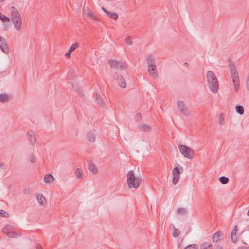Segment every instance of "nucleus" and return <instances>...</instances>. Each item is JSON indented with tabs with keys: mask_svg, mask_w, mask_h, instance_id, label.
<instances>
[{
	"mask_svg": "<svg viewBox=\"0 0 249 249\" xmlns=\"http://www.w3.org/2000/svg\"><path fill=\"white\" fill-rule=\"evenodd\" d=\"M2 231L5 234H7V235L10 238H15L17 237H19V235H20V234H18L14 231H8L7 232H6L4 231V229L2 230Z\"/></svg>",
	"mask_w": 249,
	"mask_h": 249,
	"instance_id": "16",
	"label": "nucleus"
},
{
	"mask_svg": "<svg viewBox=\"0 0 249 249\" xmlns=\"http://www.w3.org/2000/svg\"><path fill=\"white\" fill-rule=\"evenodd\" d=\"M36 249H42V247L41 245H40L39 244H38L37 245V247H36Z\"/></svg>",
	"mask_w": 249,
	"mask_h": 249,
	"instance_id": "47",
	"label": "nucleus"
},
{
	"mask_svg": "<svg viewBox=\"0 0 249 249\" xmlns=\"http://www.w3.org/2000/svg\"><path fill=\"white\" fill-rule=\"evenodd\" d=\"M44 179L45 182L50 183L53 181L54 178L52 175L48 173L45 175Z\"/></svg>",
	"mask_w": 249,
	"mask_h": 249,
	"instance_id": "15",
	"label": "nucleus"
},
{
	"mask_svg": "<svg viewBox=\"0 0 249 249\" xmlns=\"http://www.w3.org/2000/svg\"><path fill=\"white\" fill-rule=\"evenodd\" d=\"M223 236V232L222 231H218L212 236V240L213 242L216 243L220 239V236Z\"/></svg>",
	"mask_w": 249,
	"mask_h": 249,
	"instance_id": "12",
	"label": "nucleus"
},
{
	"mask_svg": "<svg viewBox=\"0 0 249 249\" xmlns=\"http://www.w3.org/2000/svg\"><path fill=\"white\" fill-rule=\"evenodd\" d=\"M235 109L237 113L240 115L244 113V109L242 106L237 105L235 106Z\"/></svg>",
	"mask_w": 249,
	"mask_h": 249,
	"instance_id": "21",
	"label": "nucleus"
},
{
	"mask_svg": "<svg viewBox=\"0 0 249 249\" xmlns=\"http://www.w3.org/2000/svg\"><path fill=\"white\" fill-rule=\"evenodd\" d=\"M79 46V43L76 42L72 44L69 49V53H72Z\"/></svg>",
	"mask_w": 249,
	"mask_h": 249,
	"instance_id": "28",
	"label": "nucleus"
},
{
	"mask_svg": "<svg viewBox=\"0 0 249 249\" xmlns=\"http://www.w3.org/2000/svg\"><path fill=\"white\" fill-rule=\"evenodd\" d=\"M36 199L38 202L41 205H43L45 204L44 201H46V199L42 194H38L36 196Z\"/></svg>",
	"mask_w": 249,
	"mask_h": 249,
	"instance_id": "17",
	"label": "nucleus"
},
{
	"mask_svg": "<svg viewBox=\"0 0 249 249\" xmlns=\"http://www.w3.org/2000/svg\"><path fill=\"white\" fill-rule=\"evenodd\" d=\"M219 180L222 184H226L228 183L229 179L225 176H221L219 178Z\"/></svg>",
	"mask_w": 249,
	"mask_h": 249,
	"instance_id": "23",
	"label": "nucleus"
},
{
	"mask_svg": "<svg viewBox=\"0 0 249 249\" xmlns=\"http://www.w3.org/2000/svg\"><path fill=\"white\" fill-rule=\"evenodd\" d=\"M249 247L246 246H240L238 248V249H248Z\"/></svg>",
	"mask_w": 249,
	"mask_h": 249,
	"instance_id": "44",
	"label": "nucleus"
},
{
	"mask_svg": "<svg viewBox=\"0 0 249 249\" xmlns=\"http://www.w3.org/2000/svg\"><path fill=\"white\" fill-rule=\"evenodd\" d=\"M146 63L148 67L155 65V60L154 57L151 54L149 55L146 59Z\"/></svg>",
	"mask_w": 249,
	"mask_h": 249,
	"instance_id": "13",
	"label": "nucleus"
},
{
	"mask_svg": "<svg viewBox=\"0 0 249 249\" xmlns=\"http://www.w3.org/2000/svg\"><path fill=\"white\" fill-rule=\"evenodd\" d=\"M119 61H116V60L109 59L108 62L111 68L117 69V65Z\"/></svg>",
	"mask_w": 249,
	"mask_h": 249,
	"instance_id": "19",
	"label": "nucleus"
},
{
	"mask_svg": "<svg viewBox=\"0 0 249 249\" xmlns=\"http://www.w3.org/2000/svg\"><path fill=\"white\" fill-rule=\"evenodd\" d=\"M224 118L223 116V114L221 113L219 115V124L220 125H222L224 124Z\"/></svg>",
	"mask_w": 249,
	"mask_h": 249,
	"instance_id": "37",
	"label": "nucleus"
},
{
	"mask_svg": "<svg viewBox=\"0 0 249 249\" xmlns=\"http://www.w3.org/2000/svg\"><path fill=\"white\" fill-rule=\"evenodd\" d=\"M76 176L78 179H81L83 177V172L81 169L77 168L75 171Z\"/></svg>",
	"mask_w": 249,
	"mask_h": 249,
	"instance_id": "24",
	"label": "nucleus"
},
{
	"mask_svg": "<svg viewBox=\"0 0 249 249\" xmlns=\"http://www.w3.org/2000/svg\"><path fill=\"white\" fill-rule=\"evenodd\" d=\"M201 249H213L212 245L208 242H203L200 245Z\"/></svg>",
	"mask_w": 249,
	"mask_h": 249,
	"instance_id": "18",
	"label": "nucleus"
},
{
	"mask_svg": "<svg viewBox=\"0 0 249 249\" xmlns=\"http://www.w3.org/2000/svg\"><path fill=\"white\" fill-rule=\"evenodd\" d=\"M0 20H1L3 22H9L10 18L9 17L3 15L0 12Z\"/></svg>",
	"mask_w": 249,
	"mask_h": 249,
	"instance_id": "22",
	"label": "nucleus"
},
{
	"mask_svg": "<svg viewBox=\"0 0 249 249\" xmlns=\"http://www.w3.org/2000/svg\"><path fill=\"white\" fill-rule=\"evenodd\" d=\"M135 120L137 122H140L142 120V115L141 113H137L135 115Z\"/></svg>",
	"mask_w": 249,
	"mask_h": 249,
	"instance_id": "36",
	"label": "nucleus"
},
{
	"mask_svg": "<svg viewBox=\"0 0 249 249\" xmlns=\"http://www.w3.org/2000/svg\"><path fill=\"white\" fill-rule=\"evenodd\" d=\"M231 240L233 243H236L237 241V236L236 234H235L234 235L231 233Z\"/></svg>",
	"mask_w": 249,
	"mask_h": 249,
	"instance_id": "38",
	"label": "nucleus"
},
{
	"mask_svg": "<svg viewBox=\"0 0 249 249\" xmlns=\"http://www.w3.org/2000/svg\"><path fill=\"white\" fill-rule=\"evenodd\" d=\"M4 0H0V1H4Z\"/></svg>",
	"mask_w": 249,
	"mask_h": 249,
	"instance_id": "52",
	"label": "nucleus"
},
{
	"mask_svg": "<svg viewBox=\"0 0 249 249\" xmlns=\"http://www.w3.org/2000/svg\"><path fill=\"white\" fill-rule=\"evenodd\" d=\"M102 9L107 14L109 12L108 10H107L104 7H102Z\"/></svg>",
	"mask_w": 249,
	"mask_h": 249,
	"instance_id": "46",
	"label": "nucleus"
},
{
	"mask_svg": "<svg viewBox=\"0 0 249 249\" xmlns=\"http://www.w3.org/2000/svg\"><path fill=\"white\" fill-rule=\"evenodd\" d=\"M0 216L2 217H9L10 216L9 214L5 211L0 209Z\"/></svg>",
	"mask_w": 249,
	"mask_h": 249,
	"instance_id": "30",
	"label": "nucleus"
},
{
	"mask_svg": "<svg viewBox=\"0 0 249 249\" xmlns=\"http://www.w3.org/2000/svg\"><path fill=\"white\" fill-rule=\"evenodd\" d=\"M11 26V24L10 21L9 22H4L3 24V26L4 27V30H7V28L10 27Z\"/></svg>",
	"mask_w": 249,
	"mask_h": 249,
	"instance_id": "39",
	"label": "nucleus"
},
{
	"mask_svg": "<svg viewBox=\"0 0 249 249\" xmlns=\"http://www.w3.org/2000/svg\"><path fill=\"white\" fill-rule=\"evenodd\" d=\"M148 71L150 75L153 77H156L158 75L156 67L155 65H153L150 67H148Z\"/></svg>",
	"mask_w": 249,
	"mask_h": 249,
	"instance_id": "11",
	"label": "nucleus"
},
{
	"mask_svg": "<svg viewBox=\"0 0 249 249\" xmlns=\"http://www.w3.org/2000/svg\"><path fill=\"white\" fill-rule=\"evenodd\" d=\"M87 16L92 20H93L95 21L97 20V17L96 16H95L94 15H93V14L92 12H89L87 13Z\"/></svg>",
	"mask_w": 249,
	"mask_h": 249,
	"instance_id": "33",
	"label": "nucleus"
},
{
	"mask_svg": "<svg viewBox=\"0 0 249 249\" xmlns=\"http://www.w3.org/2000/svg\"><path fill=\"white\" fill-rule=\"evenodd\" d=\"M27 135L29 136V139L31 142L35 143L36 140V137L34 136V134L32 131L28 132Z\"/></svg>",
	"mask_w": 249,
	"mask_h": 249,
	"instance_id": "26",
	"label": "nucleus"
},
{
	"mask_svg": "<svg viewBox=\"0 0 249 249\" xmlns=\"http://www.w3.org/2000/svg\"><path fill=\"white\" fill-rule=\"evenodd\" d=\"M180 231L178 229H175V231L173 232L172 235L174 237H178L180 234Z\"/></svg>",
	"mask_w": 249,
	"mask_h": 249,
	"instance_id": "35",
	"label": "nucleus"
},
{
	"mask_svg": "<svg viewBox=\"0 0 249 249\" xmlns=\"http://www.w3.org/2000/svg\"><path fill=\"white\" fill-rule=\"evenodd\" d=\"M10 14L11 19L15 29L18 31H19L22 26V20L18 11L16 7L12 6L11 8Z\"/></svg>",
	"mask_w": 249,
	"mask_h": 249,
	"instance_id": "2",
	"label": "nucleus"
},
{
	"mask_svg": "<svg viewBox=\"0 0 249 249\" xmlns=\"http://www.w3.org/2000/svg\"><path fill=\"white\" fill-rule=\"evenodd\" d=\"M28 160H30V161L32 163H34L36 161V159H35V157H34L33 155H32L31 156H30V157H29V158H28Z\"/></svg>",
	"mask_w": 249,
	"mask_h": 249,
	"instance_id": "40",
	"label": "nucleus"
},
{
	"mask_svg": "<svg viewBox=\"0 0 249 249\" xmlns=\"http://www.w3.org/2000/svg\"><path fill=\"white\" fill-rule=\"evenodd\" d=\"M107 15L111 19L116 20L118 18V15L115 12H109Z\"/></svg>",
	"mask_w": 249,
	"mask_h": 249,
	"instance_id": "27",
	"label": "nucleus"
},
{
	"mask_svg": "<svg viewBox=\"0 0 249 249\" xmlns=\"http://www.w3.org/2000/svg\"><path fill=\"white\" fill-rule=\"evenodd\" d=\"M96 102L100 106H102L103 105V99H102V98H101V96L99 94H97L96 95Z\"/></svg>",
	"mask_w": 249,
	"mask_h": 249,
	"instance_id": "29",
	"label": "nucleus"
},
{
	"mask_svg": "<svg viewBox=\"0 0 249 249\" xmlns=\"http://www.w3.org/2000/svg\"><path fill=\"white\" fill-rule=\"evenodd\" d=\"M127 182L129 187L132 186L137 188L140 185L142 180L139 177H136L133 171L130 170L127 174Z\"/></svg>",
	"mask_w": 249,
	"mask_h": 249,
	"instance_id": "3",
	"label": "nucleus"
},
{
	"mask_svg": "<svg viewBox=\"0 0 249 249\" xmlns=\"http://www.w3.org/2000/svg\"><path fill=\"white\" fill-rule=\"evenodd\" d=\"M183 172V169L179 164H177L172 171L173 178L172 183L176 185L180 179V174Z\"/></svg>",
	"mask_w": 249,
	"mask_h": 249,
	"instance_id": "5",
	"label": "nucleus"
},
{
	"mask_svg": "<svg viewBox=\"0 0 249 249\" xmlns=\"http://www.w3.org/2000/svg\"><path fill=\"white\" fill-rule=\"evenodd\" d=\"M0 48L6 54L9 53V47L5 38L0 36Z\"/></svg>",
	"mask_w": 249,
	"mask_h": 249,
	"instance_id": "7",
	"label": "nucleus"
},
{
	"mask_svg": "<svg viewBox=\"0 0 249 249\" xmlns=\"http://www.w3.org/2000/svg\"><path fill=\"white\" fill-rule=\"evenodd\" d=\"M184 65L186 66H189L188 63H187V62L184 63Z\"/></svg>",
	"mask_w": 249,
	"mask_h": 249,
	"instance_id": "48",
	"label": "nucleus"
},
{
	"mask_svg": "<svg viewBox=\"0 0 249 249\" xmlns=\"http://www.w3.org/2000/svg\"><path fill=\"white\" fill-rule=\"evenodd\" d=\"M115 78L118 80V84L120 87L122 88L126 87V83L125 82V80L122 76L117 75L115 77Z\"/></svg>",
	"mask_w": 249,
	"mask_h": 249,
	"instance_id": "10",
	"label": "nucleus"
},
{
	"mask_svg": "<svg viewBox=\"0 0 249 249\" xmlns=\"http://www.w3.org/2000/svg\"><path fill=\"white\" fill-rule=\"evenodd\" d=\"M71 53H69V51H68V52L65 54V56L67 58H70L71 56Z\"/></svg>",
	"mask_w": 249,
	"mask_h": 249,
	"instance_id": "45",
	"label": "nucleus"
},
{
	"mask_svg": "<svg viewBox=\"0 0 249 249\" xmlns=\"http://www.w3.org/2000/svg\"><path fill=\"white\" fill-rule=\"evenodd\" d=\"M117 69H120V70H124L125 69V64L122 61H120L117 65Z\"/></svg>",
	"mask_w": 249,
	"mask_h": 249,
	"instance_id": "32",
	"label": "nucleus"
},
{
	"mask_svg": "<svg viewBox=\"0 0 249 249\" xmlns=\"http://www.w3.org/2000/svg\"><path fill=\"white\" fill-rule=\"evenodd\" d=\"M79 93H80V95H81V96H82V95H83V93H82V92H80Z\"/></svg>",
	"mask_w": 249,
	"mask_h": 249,
	"instance_id": "50",
	"label": "nucleus"
},
{
	"mask_svg": "<svg viewBox=\"0 0 249 249\" xmlns=\"http://www.w3.org/2000/svg\"><path fill=\"white\" fill-rule=\"evenodd\" d=\"M197 245L192 244L186 246L184 249H197Z\"/></svg>",
	"mask_w": 249,
	"mask_h": 249,
	"instance_id": "31",
	"label": "nucleus"
},
{
	"mask_svg": "<svg viewBox=\"0 0 249 249\" xmlns=\"http://www.w3.org/2000/svg\"><path fill=\"white\" fill-rule=\"evenodd\" d=\"M237 231H238V226H237V225H235L231 232V233H232V234L235 235V234H236V232Z\"/></svg>",
	"mask_w": 249,
	"mask_h": 249,
	"instance_id": "42",
	"label": "nucleus"
},
{
	"mask_svg": "<svg viewBox=\"0 0 249 249\" xmlns=\"http://www.w3.org/2000/svg\"><path fill=\"white\" fill-rule=\"evenodd\" d=\"M0 167H1V168H2V167H3L2 164H0Z\"/></svg>",
	"mask_w": 249,
	"mask_h": 249,
	"instance_id": "51",
	"label": "nucleus"
},
{
	"mask_svg": "<svg viewBox=\"0 0 249 249\" xmlns=\"http://www.w3.org/2000/svg\"><path fill=\"white\" fill-rule=\"evenodd\" d=\"M125 43L128 45H131L133 44L131 39L128 37L125 39Z\"/></svg>",
	"mask_w": 249,
	"mask_h": 249,
	"instance_id": "41",
	"label": "nucleus"
},
{
	"mask_svg": "<svg viewBox=\"0 0 249 249\" xmlns=\"http://www.w3.org/2000/svg\"><path fill=\"white\" fill-rule=\"evenodd\" d=\"M177 106L182 114L185 115H187L188 111L186 108V106L184 102L178 100L177 102Z\"/></svg>",
	"mask_w": 249,
	"mask_h": 249,
	"instance_id": "8",
	"label": "nucleus"
},
{
	"mask_svg": "<svg viewBox=\"0 0 249 249\" xmlns=\"http://www.w3.org/2000/svg\"><path fill=\"white\" fill-rule=\"evenodd\" d=\"M178 148L180 153L186 158L191 159L194 155L193 149L184 145H178Z\"/></svg>",
	"mask_w": 249,
	"mask_h": 249,
	"instance_id": "6",
	"label": "nucleus"
},
{
	"mask_svg": "<svg viewBox=\"0 0 249 249\" xmlns=\"http://www.w3.org/2000/svg\"><path fill=\"white\" fill-rule=\"evenodd\" d=\"M213 249H223L222 246L218 245H216L214 247H213Z\"/></svg>",
	"mask_w": 249,
	"mask_h": 249,
	"instance_id": "43",
	"label": "nucleus"
},
{
	"mask_svg": "<svg viewBox=\"0 0 249 249\" xmlns=\"http://www.w3.org/2000/svg\"><path fill=\"white\" fill-rule=\"evenodd\" d=\"M141 129L145 131H149L151 130V127L146 124H142L140 125Z\"/></svg>",
	"mask_w": 249,
	"mask_h": 249,
	"instance_id": "25",
	"label": "nucleus"
},
{
	"mask_svg": "<svg viewBox=\"0 0 249 249\" xmlns=\"http://www.w3.org/2000/svg\"><path fill=\"white\" fill-rule=\"evenodd\" d=\"M87 138H88L89 140L93 142H95V137L94 134L92 131H89L87 133Z\"/></svg>",
	"mask_w": 249,
	"mask_h": 249,
	"instance_id": "20",
	"label": "nucleus"
},
{
	"mask_svg": "<svg viewBox=\"0 0 249 249\" xmlns=\"http://www.w3.org/2000/svg\"><path fill=\"white\" fill-rule=\"evenodd\" d=\"M247 214H248V216H249V210L248 211Z\"/></svg>",
	"mask_w": 249,
	"mask_h": 249,
	"instance_id": "49",
	"label": "nucleus"
},
{
	"mask_svg": "<svg viewBox=\"0 0 249 249\" xmlns=\"http://www.w3.org/2000/svg\"><path fill=\"white\" fill-rule=\"evenodd\" d=\"M10 98V96L5 94H0V102H8Z\"/></svg>",
	"mask_w": 249,
	"mask_h": 249,
	"instance_id": "14",
	"label": "nucleus"
},
{
	"mask_svg": "<svg viewBox=\"0 0 249 249\" xmlns=\"http://www.w3.org/2000/svg\"><path fill=\"white\" fill-rule=\"evenodd\" d=\"M230 71L232 78V82L234 84V89L236 92L239 88L240 81L237 70L236 66L233 64L230 65Z\"/></svg>",
	"mask_w": 249,
	"mask_h": 249,
	"instance_id": "4",
	"label": "nucleus"
},
{
	"mask_svg": "<svg viewBox=\"0 0 249 249\" xmlns=\"http://www.w3.org/2000/svg\"><path fill=\"white\" fill-rule=\"evenodd\" d=\"M89 170L92 172L93 174H96L98 172V169L95 164L92 161H89L88 162Z\"/></svg>",
	"mask_w": 249,
	"mask_h": 249,
	"instance_id": "9",
	"label": "nucleus"
},
{
	"mask_svg": "<svg viewBox=\"0 0 249 249\" xmlns=\"http://www.w3.org/2000/svg\"><path fill=\"white\" fill-rule=\"evenodd\" d=\"M206 78L211 91L213 93H217L219 89V84L214 73L211 71H208Z\"/></svg>",
	"mask_w": 249,
	"mask_h": 249,
	"instance_id": "1",
	"label": "nucleus"
},
{
	"mask_svg": "<svg viewBox=\"0 0 249 249\" xmlns=\"http://www.w3.org/2000/svg\"><path fill=\"white\" fill-rule=\"evenodd\" d=\"M177 212L178 214H184L186 213V210L184 208H180L177 209Z\"/></svg>",
	"mask_w": 249,
	"mask_h": 249,
	"instance_id": "34",
	"label": "nucleus"
}]
</instances>
